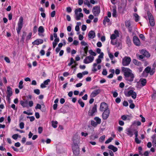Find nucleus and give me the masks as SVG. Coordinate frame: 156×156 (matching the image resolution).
I'll list each match as a JSON object with an SVG mask.
<instances>
[{"instance_id": "obj_1", "label": "nucleus", "mask_w": 156, "mask_h": 156, "mask_svg": "<svg viewBox=\"0 0 156 156\" xmlns=\"http://www.w3.org/2000/svg\"><path fill=\"white\" fill-rule=\"evenodd\" d=\"M73 143L72 145V148L73 154L76 156L78 155L79 154V148L78 144L79 140L77 137L73 136Z\"/></svg>"}, {"instance_id": "obj_2", "label": "nucleus", "mask_w": 156, "mask_h": 156, "mask_svg": "<svg viewBox=\"0 0 156 156\" xmlns=\"http://www.w3.org/2000/svg\"><path fill=\"white\" fill-rule=\"evenodd\" d=\"M82 11V9L81 8H78L75 10L74 18L76 20H79L81 18H83V15L81 12Z\"/></svg>"}, {"instance_id": "obj_3", "label": "nucleus", "mask_w": 156, "mask_h": 156, "mask_svg": "<svg viewBox=\"0 0 156 156\" xmlns=\"http://www.w3.org/2000/svg\"><path fill=\"white\" fill-rule=\"evenodd\" d=\"M154 69H151L150 67L147 66L145 69L142 74V76L143 77H147L149 73L150 75H152L154 74Z\"/></svg>"}, {"instance_id": "obj_4", "label": "nucleus", "mask_w": 156, "mask_h": 156, "mask_svg": "<svg viewBox=\"0 0 156 156\" xmlns=\"http://www.w3.org/2000/svg\"><path fill=\"white\" fill-rule=\"evenodd\" d=\"M20 104L23 108H28L32 107L34 105V102L32 101H28L25 100L24 101L21 100L20 101Z\"/></svg>"}, {"instance_id": "obj_5", "label": "nucleus", "mask_w": 156, "mask_h": 156, "mask_svg": "<svg viewBox=\"0 0 156 156\" xmlns=\"http://www.w3.org/2000/svg\"><path fill=\"white\" fill-rule=\"evenodd\" d=\"M23 25V18L22 16L20 17L17 23V27L16 30L18 34H20Z\"/></svg>"}, {"instance_id": "obj_6", "label": "nucleus", "mask_w": 156, "mask_h": 156, "mask_svg": "<svg viewBox=\"0 0 156 156\" xmlns=\"http://www.w3.org/2000/svg\"><path fill=\"white\" fill-rule=\"evenodd\" d=\"M131 61V59L130 57L126 56L122 59V64L124 66H127L129 64Z\"/></svg>"}, {"instance_id": "obj_7", "label": "nucleus", "mask_w": 156, "mask_h": 156, "mask_svg": "<svg viewBox=\"0 0 156 156\" xmlns=\"http://www.w3.org/2000/svg\"><path fill=\"white\" fill-rule=\"evenodd\" d=\"M147 14L148 16V18L149 21V23L151 26H154V19L151 13L149 11L147 12Z\"/></svg>"}, {"instance_id": "obj_8", "label": "nucleus", "mask_w": 156, "mask_h": 156, "mask_svg": "<svg viewBox=\"0 0 156 156\" xmlns=\"http://www.w3.org/2000/svg\"><path fill=\"white\" fill-rule=\"evenodd\" d=\"M97 112V106L94 105L93 107L90 108L88 112V115L89 116H93L95 115V113Z\"/></svg>"}, {"instance_id": "obj_9", "label": "nucleus", "mask_w": 156, "mask_h": 156, "mask_svg": "<svg viewBox=\"0 0 156 156\" xmlns=\"http://www.w3.org/2000/svg\"><path fill=\"white\" fill-rule=\"evenodd\" d=\"M94 59V57L91 55L87 56L83 61V63L86 64L92 62Z\"/></svg>"}, {"instance_id": "obj_10", "label": "nucleus", "mask_w": 156, "mask_h": 156, "mask_svg": "<svg viewBox=\"0 0 156 156\" xmlns=\"http://www.w3.org/2000/svg\"><path fill=\"white\" fill-rule=\"evenodd\" d=\"M99 109L100 110L101 112H104L107 110H109L108 105L104 102H102L101 104Z\"/></svg>"}, {"instance_id": "obj_11", "label": "nucleus", "mask_w": 156, "mask_h": 156, "mask_svg": "<svg viewBox=\"0 0 156 156\" xmlns=\"http://www.w3.org/2000/svg\"><path fill=\"white\" fill-rule=\"evenodd\" d=\"M101 68V66L100 64H98L97 63H94L91 71L93 72H97L98 70H100Z\"/></svg>"}, {"instance_id": "obj_12", "label": "nucleus", "mask_w": 156, "mask_h": 156, "mask_svg": "<svg viewBox=\"0 0 156 156\" xmlns=\"http://www.w3.org/2000/svg\"><path fill=\"white\" fill-rule=\"evenodd\" d=\"M92 12L94 16H98L100 12V7L98 6H95L93 8Z\"/></svg>"}, {"instance_id": "obj_13", "label": "nucleus", "mask_w": 156, "mask_h": 156, "mask_svg": "<svg viewBox=\"0 0 156 156\" xmlns=\"http://www.w3.org/2000/svg\"><path fill=\"white\" fill-rule=\"evenodd\" d=\"M134 75L132 73L129 74H128L125 76V79L129 82L133 81L134 78Z\"/></svg>"}, {"instance_id": "obj_14", "label": "nucleus", "mask_w": 156, "mask_h": 156, "mask_svg": "<svg viewBox=\"0 0 156 156\" xmlns=\"http://www.w3.org/2000/svg\"><path fill=\"white\" fill-rule=\"evenodd\" d=\"M122 71L124 76L132 73V71L129 68L124 67H122Z\"/></svg>"}, {"instance_id": "obj_15", "label": "nucleus", "mask_w": 156, "mask_h": 156, "mask_svg": "<svg viewBox=\"0 0 156 156\" xmlns=\"http://www.w3.org/2000/svg\"><path fill=\"white\" fill-rule=\"evenodd\" d=\"M125 133L130 137H131L133 135V130L130 127L127 128L126 129Z\"/></svg>"}, {"instance_id": "obj_16", "label": "nucleus", "mask_w": 156, "mask_h": 156, "mask_svg": "<svg viewBox=\"0 0 156 156\" xmlns=\"http://www.w3.org/2000/svg\"><path fill=\"white\" fill-rule=\"evenodd\" d=\"M114 34H112L110 36L111 40H115L117 37H119V32L117 30H115L114 31Z\"/></svg>"}, {"instance_id": "obj_17", "label": "nucleus", "mask_w": 156, "mask_h": 156, "mask_svg": "<svg viewBox=\"0 0 156 156\" xmlns=\"http://www.w3.org/2000/svg\"><path fill=\"white\" fill-rule=\"evenodd\" d=\"M109 110H107L105 111H104L102 115V119L104 120L107 119L109 116Z\"/></svg>"}, {"instance_id": "obj_18", "label": "nucleus", "mask_w": 156, "mask_h": 156, "mask_svg": "<svg viewBox=\"0 0 156 156\" xmlns=\"http://www.w3.org/2000/svg\"><path fill=\"white\" fill-rule=\"evenodd\" d=\"M101 92V90L99 89L95 90L93 91L90 95V97L91 98H94L99 94Z\"/></svg>"}, {"instance_id": "obj_19", "label": "nucleus", "mask_w": 156, "mask_h": 156, "mask_svg": "<svg viewBox=\"0 0 156 156\" xmlns=\"http://www.w3.org/2000/svg\"><path fill=\"white\" fill-rule=\"evenodd\" d=\"M132 118L131 115H124L121 116V118L124 121L128 120L130 121Z\"/></svg>"}, {"instance_id": "obj_20", "label": "nucleus", "mask_w": 156, "mask_h": 156, "mask_svg": "<svg viewBox=\"0 0 156 156\" xmlns=\"http://www.w3.org/2000/svg\"><path fill=\"white\" fill-rule=\"evenodd\" d=\"M50 80L49 79H48L44 81L43 83H42L40 85L41 87L42 88H44L46 87L48 83L50 82Z\"/></svg>"}, {"instance_id": "obj_21", "label": "nucleus", "mask_w": 156, "mask_h": 156, "mask_svg": "<svg viewBox=\"0 0 156 156\" xmlns=\"http://www.w3.org/2000/svg\"><path fill=\"white\" fill-rule=\"evenodd\" d=\"M44 41L42 39H38L32 42V44L34 45H38L39 44L43 43Z\"/></svg>"}, {"instance_id": "obj_22", "label": "nucleus", "mask_w": 156, "mask_h": 156, "mask_svg": "<svg viewBox=\"0 0 156 156\" xmlns=\"http://www.w3.org/2000/svg\"><path fill=\"white\" fill-rule=\"evenodd\" d=\"M44 31V29L43 26H40L38 29V34L39 36H43V34Z\"/></svg>"}, {"instance_id": "obj_23", "label": "nucleus", "mask_w": 156, "mask_h": 156, "mask_svg": "<svg viewBox=\"0 0 156 156\" xmlns=\"http://www.w3.org/2000/svg\"><path fill=\"white\" fill-rule=\"evenodd\" d=\"M133 42L134 44L136 46H139L140 45V40L136 36H134L133 37Z\"/></svg>"}, {"instance_id": "obj_24", "label": "nucleus", "mask_w": 156, "mask_h": 156, "mask_svg": "<svg viewBox=\"0 0 156 156\" xmlns=\"http://www.w3.org/2000/svg\"><path fill=\"white\" fill-rule=\"evenodd\" d=\"M147 83L146 79L144 78H141L139 81L137 82L138 84H141L142 86L143 87L146 85Z\"/></svg>"}, {"instance_id": "obj_25", "label": "nucleus", "mask_w": 156, "mask_h": 156, "mask_svg": "<svg viewBox=\"0 0 156 156\" xmlns=\"http://www.w3.org/2000/svg\"><path fill=\"white\" fill-rule=\"evenodd\" d=\"M140 53L142 54L144 56L148 58L150 56V54L146 51L144 50H142L140 51Z\"/></svg>"}, {"instance_id": "obj_26", "label": "nucleus", "mask_w": 156, "mask_h": 156, "mask_svg": "<svg viewBox=\"0 0 156 156\" xmlns=\"http://www.w3.org/2000/svg\"><path fill=\"white\" fill-rule=\"evenodd\" d=\"M108 148L110 150H111L112 151H113L114 152H116L118 151V148L115 147L114 146L110 145L108 146Z\"/></svg>"}, {"instance_id": "obj_27", "label": "nucleus", "mask_w": 156, "mask_h": 156, "mask_svg": "<svg viewBox=\"0 0 156 156\" xmlns=\"http://www.w3.org/2000/svg\"><path fill=\"white\" fill-rule=\"evenodd\" d=\"M12 94V89L10 87H7V96L8 97H11Z\"/></svg>"}, {"instance_id": "obj_28", "label": "nucleus", "mask_w": 156, "mask_h": 156, "mask_svg": "<svg viewBox=\"0 0 156 156\" xmlns=\"http://www.w3.org/2000/svg\"><path fill=\"white\" fill-rule=\"evenodd\" d=\"M95 37V33L94 32L92 31H90L88 34V37L91 39L94 38Z\"/></svg>"}, {"instance_id": "obj_29", "label": "nucleus", "mask_w": 156, "mask_h": 156, "mask_svg": "<svg viewBox=\"0 0 156 156\" xmlns=\"http://www.w3.org/2000/svg\"><path fill=\"white\" fill-rule=\"evenodd\" d=\"M141 122L139 121H134L132 122V125H136L137 126H140L141 125Z\"/></svg>"}, {"instance_id": "obj_30", "label": "nucleus", "mask_w": 156, "mask_h": 156, "mask_svg": "<svg viewBox=\"0 0 156 156\" xmlns=\"http://www.w3.org/2000/svg\"><path fill=\"white\" fill-rule=\"evenodd\" d=\"M134 91L132 90H130L125 93V95L126 97H129L133 94Z\"/></svg>"}, {"instance_id": "obj_31", "label": "nucleus", "mask_w": 156, "mask_h": 156, "mask_svg": "<svg viewBox=\"0 0 156 156\" xmlns=\"http://www.w3.org/2000/svg\"><path fill=\"white\" fill-rule=\"evenodd\" d=\"M112 15L113 17H116V8L114 7L112 10Z\"/></svg>"}, {"instance_id": "obj_32", "label": "nucleus", "mask_w": 156, "mask_h": 156, "mask_svg": "<svg viewBox=\"0 0 156 156\" xmlns=\"http://www.w3.org/2000/svg\"><path fill=\"white\" fill-rule=\"evenodd\" d=\"M94 119L96 121V122L98 125L100 124L101 122V119L98 117H95Z\"/></svg>"}, {"instance_id": "obj_33", "label": "nucleus", "mask_w": 156, "mask_h": 156, "mask_svg": "<svg viewBox=\"0 0 156 156\" xmlns=\"http://www.w3.org/2000/svg\"><path fill=\"white\" fill-rule=\"evenodd\" d=\"M133 62L136 65L138 66H140L141 65V63L135 59H133Z\"/></svg>"}, {"instance_id": "obj_34", "label": "nucleus", "mask_w": 156, "mask_h": 156, "mask_svg": "<svg viewBox=\"0 0 156 156\" xmlns=\"http://www.w3.org/2000/svg\"><path fill=\"white\" fill-rule=\"evenodd\" d=\"M89 137L90 140H94L95 139L98 138V136L97 134H95L94 136L93 135H91Z\"/></svg>"}, {"instance_id": "obj_35", "label": "nucleus", "mask_w": 156, "mask_h": 156, "mask_svg": "<svg viewBox=\"0 0 156 156\" xmlns=\"http://www.w3.org/2000/svg\"><path fill=\"white\" fill-rule=\"evenodd\" d=\"M110 19L108 18L107 16H105L104 17V19L103 21V23L104 25H105L106 23H108L110 21Z\"/></svg>"}, {"instance_id": "obj_36", "label": "nucleus", "mask_w": 156, "mask_h": 156, "mask_svg": "<svg viewBox=\"0 0 156 156\" xmlns=\"http://www.w3.org/2000/svg\"><path fill=\"white\" fill-rule=\"evenodd\" d=\"M105 138V135H103L100 137L99 139V141L101 143H102L104 142Z\"/></svg>"}, {"instance_id": "obj_37", "label": "nucleus", "mask_w": 156, "mask_h": 156, "mask_svg": "<svg viewBox=\"0 0 156 156\" xmlns=\"http://www.w3.org/2000/svg\"><path fill=\"white\" fill-rule=\"evenodd\" d=\"M133 16L135 18V21L136 22L140 20V17L136 13H134L133 14Z\"/></svg>"}, {"instance_id": "obj_38", "label": "nucleus", "mask_w": 156, "mask_h": 156, "mask_svg": "<svg viewBox=\"0 0 156 156\" xmlns=\"http://www.w3.org/2000/svg\"><path fill=\"white\" fill-rule=\"evenodd\" d=\"M89 52L91 56L94 57V56H95L96 55V53L93 51L92 49L90 50Z\"/></svg>"}, {"instance_id": "obj_39", "label": "nucleus", "mask_w": 156, "mask_h": 156, "mask_svg": "<svg viewBox=\"0 0 156 156\" xmlns=\"http://www.w3.org/2000/svg\"><path fill=\"white\" fill-rule=\"evenodd\" d=\"M32 35V33L31 32H30L29 33L28 35L27 36L26 38V41H28L29 40H30L31 39V37Z\"/></svg>"}, {"instance_id": "obj_40", "label": "nucleus", "mask_w": 156, "mask_h": 156, "mask_svg": "<svg viewBox=\"0 0 156 156\" xmlns=\"http://www.w3.org/2000/svg\"><path fill=\"white\" fill-rule=\"evenodd\" d=\"M125 25L126 27L127 28L131 27V23L130 21L129 20L125 21Z\"/></svg>"}, {"instance_id": "obj_41", "label": "nucleus", "mask_w": 156, "mask_h": 156, "mask_svg": "<svg viewBox=\"0 0 156 156\" xmlns=\"http://www.w3.org/2000/svg\"><path fill=\"white\" fill-rule=\"evenodd\" d=\"M78 103L80 105V106L82 108H83L84 107V103L81 99H80L78 100Z\"/></svg>"}, {"instance_id": "obj_42", "label": "nucleus", "mask_w": 156, "mask_h": 156, "mask_svg": "<svg viewBox=\"0 0 156 156\" xmlns=\"http://www.w3.org/2000/svg\"><path fill=\"white\" fill-rule=\"evenodd\" d=\"M51 123L52 126L53 127H54V128H56L57 127V125L58 124V122L57 121H52Z\"/></svg>"}, {"instance_id": "obj_43", "label": "nucleus", "mask_w": 156, "mask_h": 156, "mask_svg": "<svg viewBox=\"0 0 156 156\" xmlns=\"http://www.w3.org/2000/svg\"><path fill=\"white\" fill-rule=\"evenodd\" d=\"M26 32H23V34L22 36V37L21 39V41H22L23 42L24 41L25 38V37L26 36Z\"/></svg>"}, {"instance_id": "obj_44", "label": "nucleus", "mask_w": 156, "mask_h": 156, "mask_svg": "<svg viewBox=\"0 0 156 156\" xmlns=\"http://www.w3.org/2000/svg\"><path fill=\"white\" fill-rule=\"evenodd\" d=\"M23 80L20 81L19 83L18 87L20 89H22L23 87Z\"/></svg>"}, {"instance_id": "obj_45", "label": "nucleus", "mask_w": 156, "mask_h": 156, "mask_svg": "<svg viewBox=\"0 0 156 156\" xmlns=\"http://www.w3.org/2000/svg\"><path fill=\"white\" fill-rule=\"evenodd\" d=\"M73 63H76V62H74V59L73 58H72L70 59V62L68 64V65L69 66H70Z\"/></svg>"}, {"instance_id": "obj_46", "label": "nucleus", "mask_w": 156, "mask_h": 156, "mask_svg": "<svg viewBox=\"0 0 156 156\" xmlns=\"http://www.w3.org/2000/svg\"><path fill=\"white\" fill-rule=\"evenodd\" d=\"M113 140V138H112V137H110L105 141V144H108L110 143Z\"/></svg>"}, {"instance_id": "obj_47", "label": "nucleus", "mask_w": 156, "mask_h": 156, "mask_svg": "<svg viewBox=\"0 0 156 156\" xmlns=\"http://www.w3.org/2000/svg\"><path fill=\"white\" fill-rule=\"evenodd\" d=\"M91 124L92 126L94 127H96L98 125L96 123V122H95L94 120L91 121Z\"/></svg>"}, {"instance_id": "obj_48", "label": "nucleus", "mask_w": 156, "mask_h": 156, "mask_svg": "<svg viewBox=\"0 0 156 156\" xmlns=\"http://www.w3.org/2000/svg\"><path fill=\"white\" fill-rule=\"evenodd\" d=\"M108 56H109V58H110V59H111V60H113V59L114 58V56H113V55L110 52H109L108 53Z\"/></svg>"}, {"instance_id": "obj_49", "label": "nucleus", "mask_w": 156, "mask_h": 156, "mask_svg": "<svg viewBox=\"0 0 156 156\" xmlns=\"http://www.w3.org/2000/svg\"><path fill=\"white\" fill-rule=\"evenodd\" d=\"M112 93L113 94V96L114 98L117 97L118 95V93L116 91H112Z\"/></svg>"}, {"instance_id": "obj_50", "label": "nucleus", "mask_w": 156, "mask_h": 156, "mask_svg": "<svg viewBox=\"0 0 156 156\" xmlns=\"http://www.w3.org/2000/svg\"><path fill=\"white\" fill-rule=\"evenodd\" d=\"M95 61L96 62L95 63H97L98 64H99L101 63V59H99V58H98L96 59Z\"/></svg>"}, {"instance_id": "obj_51", "label": "nucleus", "mask_w": 156, "mask_h": 156, "mask_svg": "<svg viewBox=\"0 0 156 156\" xmlns=\"http://www.w3.org/2000/svg\"><path fill=\"white\" fill-rule=\"evenodd\" d=\"M102 74L104 76H106L107 75V72L105 69H103L102 72Z\"/></svg>"}, {"instance_id": "obj_52", "label": "nucleus", "mask_w": 156, "mask_h": 156, "mask_svg": "<svg viewBox=\"0 0 156 156\" xmlns=\"http://www.w3.org/2000/svg\"><path fill=\"white\" fill-rule=\"evenodd\" d=\"M135 142L137 144H139L141 142V140H139L138 138H135Z\"/></svg>"}, {"instance_id": "obj_53", "label": "nucleus", "mask_w": 156, "mask_h": 156, "mask_svg": "<svg viewBox=\"0 0 156 156\" xmlns=\"http://www.w3.org/2000/svg\"><path fill=\"white\" fill-rule=\"evenodd\" d=\"M131 96L132 98L135 99L136 98V94L135 92L134 91V92H133V94H132Z\"/></svg>"}, {"instance_id": "obj_54", "label": "nucleus", "mask_w": 156, "mask_h": 156, "mask_svg": "<svg viewBox=\"0 0 156 156\" xmlns=\"http://www.w3.org/2000/svg\"><path fill=\"white\" fill-rule=\"evenodd\" d=\"M43 131V128L41 127H39L38 128V133L39 134L41 133Z\"/></svg>"}, {"instance_id": "obj_55", "label": "nucleus", "mask_w": 156, "mask_h": 156, "mask_svg": "<svg viewBox=\"0 0 156 156\" xmlns=\"http://www.w3.org/2000/svg\"><path fill=\"white\" fill-rule=\"evenodd\" d=\"M66 10L67 12L68 13H70L72 11V9L70 7H68L66 8Z\"/></svg>"}, {"instance_id": "obj_56", "label": "nucleus", "mask_w": 156, "mask_h": 156, "mask_svg": "<svg viewBox=\"0 0 156 156\" xmlns=\"http://www.w3.org/2000/svg\"><path fill=\"white\" fill-rule=\"evenodd\" d=\"M24 123L23 122H21L20 123L19 126L21 129H23L24 127Z\"/></svg>"}, {"instance_id": "obj_57", "label": "nucleus", "mask_w": 156, "mask_h": 156, "mask_svg": "<svg viewBox=\"0 0 156 156\" xmlns=\"http://www.w3.org/2000/svg\"><path fill=\"white\" fill-rule=\"evenodd\" d=\"M18 137V135L17 134H14L12 136V138L15 140L17 139Z\"/></svg>"}, {"instance_id": "obj_58", "label": "nucleus", "mask_w": 156, "mask_h": 156, "mask_svg": "<svg viewBox=\"0 0 156 156\" xmlns=\"http://www.w3.org/2000/svg\"><path fill=\"white\" fill-rule=\"evenodd\" d=\"M140 117L141 118V122H144L146 121L145 118H144L142 115H140Z\"/></svg>"}, {"instance_id": "obj_59", "label": "nucleus", "mask_w": 156, "mask_h": 156, "mask_svg": "<svg viewBox=\"0 0 156 156\" xmlns=\"http://www.w3.org/2000/svg\"><path fill=\"white\" fill-rule=\"evenodd\" d=\"M81 44L82 45L85 46H87L88 45L87 43L83 41L81 42Z\"/></svg>"}, {"instance_id": "obj_60", "label": "nucleus", "mask_w": 156, "mask_h": 156, "mask_svg": "<svg viewBox=\"0 0 156 156\" xmlns=\"http://www.w3.org/2000/svg\"><path fill=\"white\" fill-rule=\"evenodd\" d=\"M77 76L79 78L81 79L82 78L83 76L82 73H80L77 74Z\"/></svg>"}, {"instance_id": "obj_61", "label": "nucleus", "mask_w": 156, "mask_h": 156, "mask_svg": "<svg viewBox=\"0 0 156 156\" xmlns=\"http://www.w3.org/2000/svg\"><path fill=\"white\" fill-rule=\"evenodd\" d=\"M34 93L36 94L39 95L40 94V90L38 89H35L34 90Z\"/></svg>"}, {"instance_id": "obj_62", "label": "nucleus", "mask_w": 156, "mask_h": 156, "mask_svg": "<svg viewBox=\"0 0 156 156\" xmlns=\"http://www.w3.org/2000/svg\"><path fill=\"white\" fill-rule=\"evenodd\" d=\"M87 29V26L85 25H83L82 26L81 29L83 31H85Z\"/></svg>"}, {"instance_id": "obj_63", "label": "nucleus", "mask_w": 156, "mask_h": 156, "mask_svg": "<svg viewBox=\"0 0 156 156\" xmlns=\"http://www.w3.org/2000/svg\"><path fill=\"white\" fill-rule=\"evenodd\" d=\"M41 105L38 104H37L36 106L35 107V108L36 109H41Z\"/></svg>"}, {"instance_id": "obj_64", "label": "nucleus", "mask_w": 156, "mask_h": 156, "mask_svg": "<svg viewBox=\"0 0 156 156\" xmlns=\"http://www.w3.org/2000/svg\"><path fill=\"white\" fill-rule=\"evenodd\" d=\"M83 10L86 14H87L90 13V11L89 10H87L86 8H84L83 9Z\"/></svg>"}]
</instances>
